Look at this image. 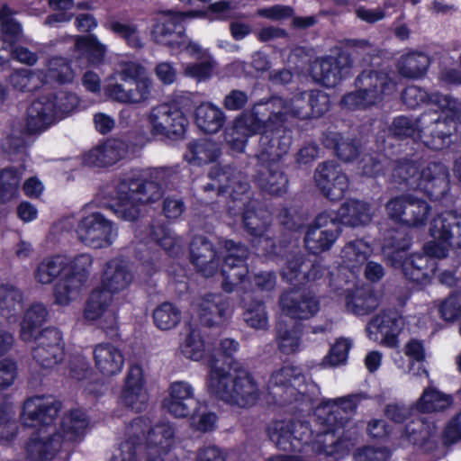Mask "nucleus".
<instances>
[{
  "label": "nucleus",
  "instance_id": "09e8293b",
  "mask_svg": "<svg viewBox=\"0 0 461 461\" xmlns=\"http://www.w3.org/2000/svg\"><path fill=\"white\" fill-rule=\"evenodd\" d=\"M10 84L21 92H32L46 85L45 72L41 69L22 68L9 77Z\"/></svg>",
  "mask_w": 461,
  "mask_h": 461
},
{
  "label": "nucleus",
  "instance_id": "7c9ffc66",
  "mask_svg": "<svg viewBox=\"0 0 461 461\" xmlns=\"http://www.w3.org/2000/svg\"><path fill=\"white\" fill-rule=\"evenodd\" d=\"M52 108V104L41 96L34 100L27 109L25 124L22 128L27 134H37L45 131L56 122Z\"/></svg>",
  "mask_w": 461,
  "mask_h": 461
},
{
  "label": "nucleus",
  "instance_id": "58836bf2",
  "mask_svg": "<svg viewBox=\"0 0 461 461\" xmlns=\"http://www.w3.org/2000/svg\"><path fill=\"white\" fill-rule=\"evenodd\" d=\"M379 303V298L370 286L356 287L346 294V308L356 315H366L375 310Z\"/></svg>",
  "mask_w": 461,
  "mask_h": 461
},
{
  "label": "nucleus",
  "instance_id": "a18cd8bd",
  "mask_svg": "<svg viewBox=\"0 0 461 461\" xmlns=\"http://www.w3.org/2000/svg\"><path fill=\"white\" fill-rule=\"evenodd\" d=\"M225 121L226 116L223 111L211 103H203L195 110L196 124L206 133L218 132Z\"/></svg>",
  "mask_w": 461,
  "mask_h": 461
},
{
  "label": "nucleus",
  "instance_id": "69168bd1",
  "mask_svg": "<svg viewBox=\"0 0 461 461\" xmlns=\"http://www.w3.org/2000/svg\"><path fill=\"white\" fill-rule=\"evenodd\" d=\"M451 403L452 399L449 395L434 389H427L418 402V408L422 412L439 411L449 407Z\"/></svg>",
  "mask_w": 461,
  "mask_h": 461
},
{
  "label": "nucleus",
  "instance_id": "a19ab883",
  "mask_svg": "<svg viewBox=\"0 0 461 461\" xmlns=\"http://www.w3.org/2000/svg\"><path fill=\"white\" fill-rule=\"evenodd\" d=\"M321 141L326 148L334 149L336 156L345 162L354 160L360 152L359 144L356 139L343 136L336 131L323 132Z\"/></svg>",
  "mask_w": 461,
  "mask_h": 461
},
{
  "label": "nucleus",
  "instance_id": "aec40b11",
  "mask_svg": "<svg viewBox=\"0 0 461 461\" xmlns=\"http://www.w3.org/2000/svg\"><path fill=\"white\" fill-rule=\"evenodd\" d=\"M60 409L61 403L52 398L32 397L24 402L21 420L30 428L48 426L56 420Z\"/></svg>",
  "mask_w": 461,
  "mask_h": 461
},
{
  "label": "nucleus",
  "instance_id": "9d476101",
  "mask_svg": "<svg viewBox=\"0 0 461 461\" xmlns=\"http://www.w3.org/2000/svg\"><path fill=\"white\" fill-rule=\"evenodd\" d=\"M224 248L226 256L221 266L223 276L221 288L226 293H231L249 274L246 261L249 258V250L245 245L230 240L224 241Z\"/></svg>",
  "mask_w": 461,
  "mask_h": 461
},
{
  "label": "nucleus",
  "instance_id": "20e7f679",
  "mask_svg": "<svg viewBox=\"0 0 461 461\" xmlns=\"http://www.w3.org/2000/svg\"><path fill=\"white\" fill-rule=\"evenodd\" d=\"M317 421L321 426L318 434L320 450L327 456L348 454L353 443L346 438L341 430L348 422V416L340 413V409L329 400L321 403L316 411Z\"/></svg>",
  "mask_w": 461,
  "mask_h": 461
},
{
  "label": "nucleus",
  "instance_id": "a211bd4d",
  "mask_svg": "<svg viewBox=\"0 0 461 461\" xmlns=\"http://www.w3.org/2000/svg\"><path fill=\"white\" fill-rule=\"evenodd\" d=\"M292 144V132L285 125L264 131L255 154L258 162L276 163L288 153Z\"/></svg>",
  "mask_w": 461,
  "mask_h": 461
},
{
  "label": "nucleus",
  "instance_id": "2eb2a0df",
  "mask_svg": "<svg viewBox=\"0 0 461 461\" xmlns=\"http://www.w3.org/2000/svg\"><path fill=\"white\" fill-rule=\"evenodd\" d=\"M455 127L442 119V114L429 110L418 117V138L431 149H441L447 145Z\"/></svg>",
  "mask_w": 461,
  "mask_h": 461
},
{
  "label": "nucleus",
  "instance_id": "c03bdc74",
  "mask_svg": "<svg viewBox=\"0 0 461 461\" xmlns=\"http://www.w3.org/2000/svg\"><path fill=\"white\" fill-rule=\"evenodd\" d=\"M302 335L301 324L287 325L281 321L276 326V341L279 350L285 355L295 354L300 350Z\"/></svg>",
  "mask_w": 461,
  "mask_h": 461
},
{
  "label": "nucleus",
  "instance_id": "bf43d9fd",
  "mask_svg": "<svg viewBox=\"0 0 461 461\" xmlns=\"http://www.w3.org/2000/svg\"><path fill=\"white\" fill-rule=\"evenodd\" d=\"M392 241L388 246L392 247L393 250L386 253L387 262L394 268H402L404 272V250L410 246V238L402 230H395L390 237Z\"/></svg>",
  "mask_w": 461,
  "mask_h": 461
},
{
  "label": "nucleus",
  "instance_id": "cd10ccee",
  "mask_svg": "<svg viewBox=\"0 0 461 461\" xmlns=\"http://www.w3.org/2000/svg\"><path fill=\"white\" fill-rule=\"evenodd\" d=\"M128 153V145L119 139H111L91 149L84 155L86 166L110 167L124 158Z\"/></svg>",
  "mask_w": 461,
  "mask_h": 461
},
{
  "label": "nucleus",
  "instance_id": "4d7b16f0",
  "mask_svg": "<svg viewBox=\"0 0 461 461\" xmlns=\"http://www.w3.org/2000/svg\"><path fill=\"white\" fill-rule=\"evenodd\" d=\"M106 27L122 39L129 47L140 50L143 48L144 44L139 34L138 26L133 23H123L117 19H110Z\"/></svg>",
  "mask_w": 461,
  "mask_h": 461
},
{
  "label": "nucleus",
  "instance_id": "338daca9",
  "mask_svg": "<svg viewBox=\"0 0 461 461\" xmlns=\"http://www.w3.org/2000/svg\"><path fill=\"white\" fill-rule=\"evenodd\" d=\"M292 258L287 259L285 266L282 270V276L290 284L303 283V272L308 268V263L304 259V256L301 251H294Z\"/></svg>",
  "mask_w": 461,
  "mask_h": 461
},
{
  "label": "nucleus",
  "instance_id": "37998d69",
  "mask_svg": "<svg viewBox=\"0 0 461 461\" xmlns=\"http://www.w3.org/2000/svg\"><path fill=\"white\" fill-rule=\"evenodd\" d=\"M244 227L252 236L258 238V246H262L267 253L278 254L273 239L266 233L263 221L258 217L253 204H249L242 213Z\"/></svg>",
  "mask_w": 461,
  "mask_h": 461
},
{
  "label": "nucleus",
  "instance_id": "5fc2aeb1",
  "mask_svg": "<svg viewBox=\"0 0 461 461\" xmlns=\"http://www.w3.org/2000/svg\"><path fill=\"white\" fill-rule=\"evenodd\" d=\"M184 334L185 338L181 345L182 354L186 358L200 360L203 356L204 347L197 328L191 323H186L184 327Z\"/></svg>",
  "mask_w": 461,
  "mask_h": 461
},
{
  "label": "nucleus",
  "instance_id": "7ed1b4c3",
  "mask_svg": "<svg viewBox=\"0 0 461 461\" xmlns=\"http://www.w3.org/2000/svg\"><path fill=\"white\" fill-rule=\"evenodd\" d=\"M394 90L395 84L386 72L366 68L357 76L355 90L346 94L342 103L351 109H366L382 103Z\"/></svg>",
  "mask_w": 461,
  "mask_h": 461
},
{
  "label": "nucleus",
  "instance_id": "f03ea898",
  "mask_svg": "<svg viewBox=\"0 0 461 461\" xmlns=\"http://www.w3.org/2000/svg\"><path fill=\"white\" fill-rule=\"evenodd\" d=\"M116 215L125 221H137L145 204L159 200L163 194L162 186L147 179H123L116 187Z\"/></svg>",
  "mask_w": 461,
  "mask_h": 461
},
{
  "label": "nucleus",
  "instance_id": "2f4dec72",
  "mask_svg": "<svg viewBox=\"0 0 461 461\" xmlns=\"http://www.w3.org/2000/svg\"><path fill=\"white\" fill-rule=\"evenodd\" d=\"M88 424L89 420L84 411H71L62 418L60 426L55 434L59 435L63 446L67 447L83 439Z\"/></svg>",
  "mask_w": 461,
  "mask_h": 461
},
{
  "label": "nucleus",
  "instance_id": "4468645a",
  "mask_svg": "<svg viewBox=\"0 0 461 461\" xmlns=\"http://www.w3.org/2000/svg\"><path fill=\"white\" fill-rule=\"evenodd\" d=\"M32 341V357L43 369H52L64 358L62 336L55 328H46L39 331Z\"/></svg>",
  "mask_w": 461,
  "mask_h": 461
},
{
  "label": "nucleus",
  "instance_id": "f704fd0d",
  "mask_svg": "<svg viewBox=\"0 0 461 461\" xmlns=\"http://www.w3.org/2000/svg\"><path fill=\"white\" fill-rule=\"evenodd\" d=\"M334 216L338 223L349 227L366 225L372 220L370 204L359 200H348L343 203Z\"/></svg>",
  "mask_w": 461,
  "mask_h": 461
},
{
  "label": "nucleus",
  "instance_id": "c9c22d12",
  "mask_svg": "<svg viewBox=\"0 0 461 461\" xmlns=\"http://www.w3.org/2000/svg\"><path fill=\"white\" fill-rule=\"evenodd\" d=\"M420 170L416 161L402 158L392 163V182L402 189L419 190Z\"/></svg>",
  "mask_w": 461,
  "mask_h": 461
},
{
  "label": "nucleus",
  "instance_id": "603ef678",
  "mask_svg": "<svg viewBox=\"0 0 461 461\" xmlns=\"http://www.w3.org/2000/svg\"><path fill=\"white\" fill-rule=\"evenodd\" d=\"M429 65V58L421 52H411L401 58L398 62L399 74L406 78L422 77Z\"/></svg>",
  "mask_w": 461,
  "mask_h": 461
},
{
  "label": "nucleus",
  "instance_id": "e2e57ef3",
  "mask_svg": "<svg viewBox=\"0 0 461 461\" xmlns=\"http://www.w3.org/2000/svg\"><path fill=\"white\" fill-rule=\"evenodd\" d=\"M46 84L57 82L66 84L74 78V73L69 63L63 58L55 57L48 61V69L45 72Z\"/></svg>",
  "mask_w": 461,
  "mask_h": 461
},
{
  "label": "nucleus",
  "instance_id": "f257e3e1",
  "mask_svg": "<svg viewBox=\"0 0 461 461\" xmlns=\"http://www.w3.org/2000/svg\"><path fill=\"white\" fill-rule=\"evenodd\" d=\"M209 368L208 390L216 398L239 408L256 404L260 390L251 374L239 368L231 359L213 358Z\"/></svg>",
  "mask_w": 461,
  "mask_h": 461
},
{
  "label": "nucleus",
  "instance_id": "6ab92c4d",
  "mask_svg": "<svg viewBox=\"0 0 461 461\" xmlns=\"http://www.w3.org/2000/svg\"><path fill=\"white\" fill-rule=\"evenodd\" d=\"M279 305L286 316L295 320H308L320 311V301L311 291H285L279 297Z\"/></svg>",
  "mask_w": 461,
  "mask_h": 461
},
{
  "label": "nucleus",
  "instance_id": "13d9d810",
  "mask_svg": "<svg viewBox=\"0 0 461 461\" xmlns=\"http://www.w3.org/2000/svg\"><path fill=\"white\" fill-rule=\"evenodd\" d=\"M47 99L53 106L54 119L57 121L72 113L78 105V98L73 93L59 92L41 96Z\"/></svg>",
  "mask_w": 461,
  "mask_h": 461
},
{
  "label": "nucleus",
  "instance_id": "0e129e2a",
  "mask_svg": "<svg viewBox=\"0 0 461 461\" xmlns=\"http://www.w3.org/2000/svg\"><path fill=\"white\" fill-rule=\"evenodd\" d=\"M430 104H435L442 111L444 114L442 119H447L449 124L451 122L461 123V103L457 100L447 95L435 93L431 94Z\"/></svg>",
  "mask_w": 461,
  "mask_h": 461
},
{
  "label": "nucleus",
  "instance_id": "774afa93",
  "mask_svg": "<svg viewBox=\"0 0 461 461\" xmlns=\"http://www.w3.org/2000/svg\"><path fill=\"white\" fill-rule=\"evenodd\" d=\"M368 250V246L363 241H350L341 251L343 262L349 268H357L366 261Z\"/></svg>",
  "mask_w": 461,
  "mask_h": 461
},
{
  "label": "nucleus",
  "instance_id": "423d86ee",
  "mask_svg": "<svg viewBox=\"0 0 461 461\" xmlns=\"http://www.w3.org/2000/svg\"><path fill=\"white\" fill-rule=\"evenodd\" d=\"M185 14L174 11H161L152 18L151 37L160 45L171 50H182L191 47L186 35L183 18Z\"/></svg>",
  "mask_w": 461,
  "mask_h": 461
},
{
  "label": "nucleus",
  "instance_id": "dca6fc26",
  "mask_svg": "<svg viewBox=\"0 0 461 461\" xmlns=\"http://www.w3.org/2000/svg\"><path fill=\"white\" fill-rule=\"evenodd\" d=\"M403 326L404 320L397 311H382L369 321L366 332L370 339L393 348Z\"/></svg>",
  "mask_w": 461,
  "mask_h": 461
},
{
  "label": "nucleus",
  "instance_id": "4be33fe9",
  "mask_svg": "<svg viewBox=\"0 0 461 461\" xmlns=\"http://www.w3.org/2000/svg\"><path fill=\"white\" fill-rule=\"evenodd\" d=\"M190 261L197 272L204 277L218 273L220 258L213 243L204 236H195L189 246Z\"/></svg>",
  "mask_w": 461,
  "mask_h": 461
},
{
  "label": "nucleus",
  "instance_id": "c756f323",
  "mask_svg": "<svg viewBox=\"0 0 461 461\" xmlns=\"http://www.w3.org/2000/svg\"><path fill=\"white\" fill-rule=\"evenodd\" d=\"M253 179L269 194L281 195L288 189V178L277 163L258 162Z\"/></svg>",
  "mask_w": 461,
  "mask_h": 461
},
{
  "label": "nucleus",
  "instance_id": "4c0bfd02",
  "mask_svg": "<svg viewBox=\"0 0 461 461\" xmlns=\"http://www.w3.org/2000/svg\"><path fill=\"white\" fill-rule=\"evenodd\" d=\"M283 105L282 97L275 96L267 102L254 104L249 112L262 125L264 131H267L283 125V113L280 112Z\"/></svg>",
  "mask_w": 461,
  "mask_h": 461
},
{
  "label": "nucleus",
  "instance_id": "ea45409f",
  "mask_svg": "<svg viewBox=\"0 0 461 461\" xmlns=\"http://www.w3.org/2000/svg\"><path fill=\"white\" fill-rule=\"evenodd\" d=\"M221 155L219 145L208 139L194 140L186 146L184 158L189 164L202 166L212 163Z\"/></svg>",
  "mask_w": 461,
  "mask_h": 461
},
{
  "label": "nucleus",
  "instance_id": "412c9836",
  "mask_svg": "<svg viewBox=\"0 0 461 461\" xmlns=\"http://www.w3.org/2000/svg\"><path fill=\"white\" fill-rule=\"evenodd\" d=\"M198 403L193 386L185 381L171 383L168 388V396L163 402L164 407L176 418L194 415Z\"/></svg>",
  "mask_w": 461,
  "mask_h": 461
},
{
  "label": "nucleus",
  "instance_id": "c85d7f7f",
  "mask_svg": "<svg viewBox=\"0 0 461 461\" xmlns=\"http://www.w3.org/2000/svg\"><path fill=\"white\" fill-rule=\"evenodd\" d=\"M134 279L131 265L122 258L108 260L103 268L101 283L104 287L118 294L127 289Z\"/></svg>",
  "mask_w": 461,
  "mask_h": 461
},
{
  "label": "nucleus",
  "instance_id": "de8ad7c7",
  "mask_svg": "<svg viewBox=\"0 0 461 461\" xmlns=\"http://www.w3.org/2000/svg\"><path fill=\"white\" fill-rule=\"evenodd\" d=\"M48 311L42 303L32 304L21 322L20 337L23 341H32L38 335V329L46 321Z\"/></svg>",
  "mask_w": 461,
  "mask_h": 461
},
{
  "label": "nucleus",
  "instance_id": "9b49d317",
  "mask_svg": "<svg viewBox=\"0 0 461 461\" xmlns=\"http://www.w3.org/2000/svg\"><path fill=\"white\" fill-rule=\"evenodd\" d=\"M340 232L339 224L331 212L319 213L304 236L305 248L317 255L329 250Z\"/></svg>",
  "mask_w": 461,
  "mask_h": 461
},
{
  "label": "nucleus",
  "instance_id": "3c124183",
  "mask_svg": "<svg viewBox=\"0 0 461 461\" xmlns=\"http://www.w3.org/2000/svg\"><path fill=\"white\" fill-rule=\"evenodd\" d=\"M114 294L102 285L94 289L89 295L85 309V318L89 321H95L104 312H109L107 309L113 301Z\"/></svg>",
  "mask_w": 461,
  "mask_h": 461
},
{
  "label": "nucleus",
  "instance_id": "a878e982",
  "mask_svg": "<svg viewBox=\"0 0 461 461\" xmlns=\"http://www.w3.org/2000/svg\"><path fill=\"white\" fill-rule=\"evenodd\" d=\"M90 256L83 254L69 262L65 257L56 256L43 258L34 270L35 280L42 285H50L57 277L64 275L74 265L90 266Z\"/></svg>",
  "mask_w": 461,
  "mask_h": 461
},
{
  "label": "nucleus",
  "instance_id": "052dcab7",
  "mask_svg": "<svg viewBox=\"0 0 461 461\" xmlns=\"http://www.w3.org/2000/svg\"><path fill=\"white\" fill-rule=\"evenodd\" d=\"M21 177L22 173L14 167L0 171V203H7L16 196Z\"/></svg>",
  "mask_w": 461,
  "mask_h": 461
},
{
  "label": "nucleus",
  "instance_id": "5701e85b",
  "mask_svg": "<svg viewBox=\"0 0 461 461\" xmlns=\"http://www.w3.org/2000/svg\"><path fill=\"white\" fill-rule=\"evenodd\" d=\"M420 186L423 191L433 200L442 199L449 190L448 167L439 161L429 162L420 170Z\"/></svg>",
  "mask_w": 461,
  "mask_h": 461
},
{
  "label": "nucleus",
  "instance_id": "393cba45",
  "mask_svg": "<svg viewBox=\"0 0 461 461\" xmlns=\"http://www.w3.org/2000/svg\"><path fill=\"white\" fill-rule=\"evenodd\" d=\"M122 403L135 411H141L147 408L149 396L144 388L142 368L133 365L125 377V383L121 393Z\"/></svg>",
  "mask_w": 461,
  "mask_h": 461
},
{
  "label": "nucleus",
  "instance_id": "79ce46f5",
  "mask_svg": "<svg viewBox=\"0 0 461 461\" xmlns=\"http://www.w3.org/2000/svg\"><path fill=\"white\" fill-rule=\"evenodd\" d=\"M174 429L169 423H158L149 429L146 446L149 455L156 457L167 454L173 444Z\"/></svg>",
  "mask_w": 461,
  "mask_h": 461
},
{
  "label": "nucleus",
  "instance_id": "b1692460",
  "mask_svg": "<svg viewBox=\"0 0 461 461\" xmlns=\"http://www.w3.org/2000/svg\"><path fill=\"white\" fill-rule=\"evenodd\" d=\"M308 428L301 421L276 420L267 427V434L270 440L281 450L293 451L298 446L296 441L303 440V436Z\"/></svg>",
  "mask_w": 461,
  "mask_h": 461
},
{
  "label": "nucleus",
  "instance_id": "8fccbe9b",
  "mask_svg": "<svg viewBox=\"0 0 461 461\" xmlns=\"http://www.w3.org/2000/svg\"><path fill=\"white\" fill-rule=\"evenodd\" d=\"M405 432L409 442L424 451H432L437 447L430 427L422 420L411 421L406 426Z\"/></svg>",
  "mask_w": 461,
  "mask_h": 461
},
{
  "label": "nucleus",
  "instance_id": "6e6552de",
  "mask_svg": "<svg viewBox=\"0 0 461 461\" xmlns=\"http://www.w3.org/2000/svg\"><path fill=\"white\" fill-rule=\"evenodd\" d=\"M305 376L299 367L287 366L273 372L267 384L268 394L279 405L290 403L302 393Z\"/></svg>",
  "mask_w": 461,
  "mask_h": 461
},
{
  "label": "nucleus",
  "instance_id": "680f3d73",
  "mask_svg": "<svg viewBox=\"0 0 461 461\" xmlns=\"http://www.w3.org/2000/svg\"><path fill=\"white\" fill-rule=\"evenodd\" d=\"M76 47L81 52L86 53L89 61L94 65L100 64L106 52L105 45L102 44L93 34L77 36Z\"/></svg>",
  "mask_w": 461,
  "mask_h": 461
},
{
  "label": "nucleus",
  "instance_id": "0eeeda50",
  "mask_svg": "<svg viewBox=\"0 0 461 461\" xmlns=\"http://www.w3.org/2000/svg\"><path fill=\"white\" fill-rule=\"evenodd\" d=\"M390 219L411 227H420L428 221L430 206L411 194H401L390 199L385 204Z\"/></svg>",
  "mask_w": 461,
  "mask_h": 461
},
{
  "label": "nucleus",
  "instance_id": "72a5a7b5",
  "mask_svg": "<svg viewBox=\"0 0 461 461\" xmlns=\"http://www.w3.org/2000/svg\"><path fill=\"white\" fill-rule=\"evenodd\" d=\"M94 359L95 367L105 376L119 374L124 364L122 352L110 343H101L95 347Z\"/></svg>",
  "mask_w": 461,
  "mask_h": 461
},
{
  "label": "nucleus",
  "instance_id": "f3484780",
  "mask_svg": "<svg viewBox=\"0 0 461 461\" xmlns=\"http://www.w3.org/2000/svg\"><path fill=\"white\" fill-rule=\"evenodd\" d=\"M314 180L321 194L331 201L344 196L348 188V179L334 161L320 163L314 171Z\"/></svg>",
  "mask_w": 461,
  "mask_h": 461
},
{
  "label": "nucleus",
  "instance_id": "49530a36",
  "mask_svg": "<svg viewBox=\"0 0 461 461\" xmlns=\"http://www.w3.org/2000/svg\"><path fill=\"white\" fill-rule=\"evenodd\" d=\"M429 255L414 254L407 258L403 272L405 277L417 284L427 281L434 269V261Z\"/></svg>",
  "mask_w": 461,
  "mask_h": 461
},
{
  "label": "nucleus",
  "instance_id": "6e6d98bb",
  "mask_svg": "<svg viewBox=\"0 0 461 461\" xmlns=\"http://www.w3.org/2000/svg\"><path fill=\"white\" fill-rule=\"evenodd\" d=\"M282 102L284 107L280 109V112L283 113V125L288 121L289 117L300 120L310 119L307 92L297 94L290 100L282 98Z\"/></svg>",
  "mask_w": 461,
  "mask_h": 461
},
{
  "label": "nucleus",
  "instance_id": "1a4fd4ad",
  "mask_svg": "<svg viewBox=\"0 0 461 461\" xmlns=\"http://www.w3.org/2000/svg\"><path fill=\"white\" fill-rule=\"evenodd\" d=\"M148 119L150 132L167 138L183 137L188 125L184 113L176 105L167 103L153 107Z\"/></svg>",
  "mask_w": 461,
  "mask_h": 461
},
{
  "label": "nucleus",
  "instance_id": "39448f33",
  "mask_svg": "<svg viewBox=\"0 0 461 461\" xmlns=\"http://www.w3.org/2000/svg\"><path fill=\"white\" fill-rule=\"evenodd\" d=\"M429 232L438 242L426 246L430 256L444 258L447 247L461 249V213L445 212L438 214L432 220Z\"/></svg>",
  "mask_w": 461,
  "mask_h": 461
},
{
  "label": "nucleus",
  "instance_id": "bb28decb",
  "mask_svg": "<svg viewBox=\"0 0 461 461\" xmlns=\"http://www.w3.org/2000/svg\"><path fill=\"white\" fill-rule=\"evenodd\" d=\"M199 320L203 326L221 325L226 319L230 300L221 294H207L196 301Z\"/></svg>",
  "mask_w": 461,
  "mask_h": 461
},
{
  "label": "nucleus",
  "instance_id": "e433bc0d",
  "mask_svg": "<svg viewBox=\"0 0 461 461\" xmlns=\"http://www.w3.org/2000/svg\"><path fill=\"white\" fill-rule=\"evenodd\" d=\"M64 447L59 435L31 438L26 445V457L30 461L52 460Z\"/></svg>",
  "mask_w": 461,
  "mask_h": 461
},
{
  "label": "nucleus",
  "instance_id": "864d4df0",
  "mask_svg": "<svg viewBox=\"0 0 461 461\" xmlns=\"http://www.w3.org/2000/svg\"><path fill=\"white\" fill-rule=\"evenodd\" d=\"M152 318L158 329L169 330L174 329L180 322L182 312L174 303L164 302L154 309Z\"/></svg>",
  "mask_w": 461,
  "mask_h": 461
},
{
  "label": "nucleus",
  "instance_id": "473e14b6",
  "mask_svg": "<svg viewBox=\"0 0 461 461\" xmlns=\"http://www.w3.org/2000/svg\"><path fill=\"white\" fill-rule=\"evenodd\" d=\"M78 266L74 265L67 272H64V275L55 284L53 294L57 304L68 305L78 296L85 281V276L76 271V267Z\"/></svg>",
  "mask_w": 461,
  "mask_h": 461
},
{
  "label": "nucleus",
  "instance_id": "ddd939ff",
  "mask_svg": "<svg viewBox=\"0 0 461 461\" xmlns=\"http://www.w3.org/2000/svg\"><path fill=\"white\" fill-rule=\"evenodd\" d=\"M354 60L348 51H340L336 56H327L314 61L312 67L315 81L326 87H334L348 77Z\"/></svg>",
  "mask_w": 461,
  "mask_h": 461
},
{
  "label": "nucleus",
  "instance_id": "f8f14e48",
  "mask_svg": "<svg viewBox=\"0 0 461 461\" xmlns=\"http://www.w3.org/2000/svg\"><path fill=\"white\" fill-rule=\"evenodd\" d=\"M78 240L93 249L107 248L112 245L117 230L113 223L100 212L84 217L77 229Z\"/></svg>",
  "mask_w": 461,
  "mask_h": 461
}]
</instances>
